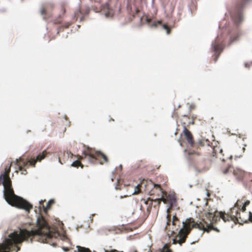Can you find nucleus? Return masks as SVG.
I'll return each instance as SVG.
<instances>
[{"label": "nucleus", "mask_w": 252, "mask_h": 252, "mask_svg": "<svg viewBox=\"0 0 252 252\" xmlns=\"http://www.w3.org/2000/svg\"><path fill=\"white\" fill-rule=\"evenodd\" d=\"M229 167H230V166L223 171V173L224 174H226L229 172Z\"/></svg>", "instance_id": "obj_28"}, {"label": "nucleus", "mask_w": 252, "mask_h": 252, "mask_svg": "<svg viewBox=\"0 0 252 252\" xmlns=\"http://www.w3.org/2000/svg\"><path fill=\"white\" fill-rule=\"evenodd\" d=\"M22 232L14 231L8 237L4 236V240L0 244V252H9L13 246L21 243L25 238Z\"/></svg>", "instance_id": "obj_5"}, {"label": "nucleus", "mask_w": 252, "mask_h": 252, "mask_svg": "<svg viewBox=\"0 0 252 252\" xmlns=\"http://www.w3.org/2000/svg\"><path fill=\"white\" fill-rule=\"evenodd\" d=\"M162 199V196H161V197L160 198H157V199H156L155 200L151 199L150 197H148V199L146 201H145V202H144L145 204L147 205L148 203V201L149 200L151 201V202L150 203V207L148 208V209H147L148 211H150V209L151 208L152 205V202L153 201H156L157 200H161Z\"/></svg>", "instance_id": "obj_12"}, {"label": "nucleus", "mask_w": 252, "mask_h": 252, "mask_svg": "<svg viewBox=\"0 0 252 252\" xmlns=\"http://www.w3.org/2000/svg\"><path fill=\"white\" fill-rule=\"evenodd\" d=\"M83 20H84V17H81L80 20V21H83Z\"/></svg>", "instance_id": "obj_37"}, {"label": "nucleus", "mask_w": 252, "mask_h": 252, "mask_svg": "<svg viewBox=\"0 0 252 252\" xmlns=\"http://www.w3.org/2000/svg\"><path fill=\"white\" fill-rule=\"evenodd\" d=\"M63 250L64 252H67V251H68L69 249H68V248L64 247V248H63Z\"/></svg>", "instance_id": "obj_33"}, {"label": "nucleus", "mask_w": 252, "mask_h": 252, "mask_svg": "<svg viewBox=\"0 0 252 252\" xmlns=\"http://www.w3.org/2000/svg\"><path fill=\"white\" fill-rule=\"evenodd\" d=\"M5 172H6V168H5Z\"/></svg>", "instance_id": "obj_46"}, {"label": "nucleus", "mask_w": 252, "mask_h": 252, "mask_svg": "<svg viewBox=\"0 0 252 252\" xmlns=\"http://www.w3.org/2000/svg\"><path fill=\"white\" fill-rule=\"evenodd\" d=\"M161 25L163 29L165 30L166 32V34H169L170 32V29L168 28V26L166 24H162L161 21H158L157 22L154 23L151 27H156L158 25Z\"/></svg>", "instance_id": "obj_10"}, {"label": "nucleus", "mask_w": 252, "mask_h": 252, "mask_svg": "<svg viewBox=\"0 0 252 252\" xmlns=\"http://www.w3.org/2000/svg\"><path fill=\"white\" fill-rule=\"evenodd\" d=\"M87 148L88 150V152H87L86 151L82 152V154L84 155L85 157L88 156L90 159H96L97 157H102L105 162H108L107 157L101 152V151L94 150V153H93L92 148H90L89 146H87Z\"/></svg>", "instance_id": "obj_7"}, {"label": "nucleus", "mask_w": 252, "mask_h": 252, "mask_svg": "<svg viewBox=\"0 0 252 252\" xmlns=\"http://www.w3.org/2000/svg\"><path fill=\"white\" fill-rule=\"evenodd\" d=\"M5 173L0 175V185L4 187L3 196L8 204L29 212L32 205L23 198L16 195L12 187L11 181L8 178L5 183Z\"/></svg>", "instance_id": "obj_2"}, {"label": "nucleus", "mask_w": 252, "mask_h": 252, "mask_svg": "<svg viewBox=\"0 0 252 252\" xmlns=\"http://www.w3.org/2000/svg\"><path fill=\"white\" fill-rule=\"evenodd\" d=\"M176 198L174 196H170L169 199V204L170 207H172L176 203Z\"/></svg>", "instance_id": "obj_15"}, {"label": "nucleus", "mask_w": 252, "mask_h": 252, "mask_svg": "<svg viewBox=\"0 0 252 252\" xmlns=\"http://www.w3.org/2000/svg\"><path fill=\"white\" fill-rule=\"evenodd\" d=\"M154 188H159L160 187V185H158V184H154Z\"/></svg>", "instance_id": "obj_32"}, {"label": "nucleus", "mask_w": 252, "mask_h": 252, "mask_svg": "<svg viewBox=\"0 0 252 252\" xmlns=\"http://www.w3.org/2000/svg\"><path fill=\"white\" fill-rule=\"evenodd\" d=\"M245 66L246 67H249V66H250V65H249V63H245Z\"/></svg>", "instance_id": "obj_34"}, {"label": "nucleus", "mask_w": 252, "mask_h": 252, "mask_svg": "<svg viewBox=\"0 0 252 252\" xmlns=\"http://www.w3.org/2000/svg\"><path fill=\"white\" fill-rule=\"evenodd\" d=\"M183 133L188 142L191 147L194 145V141L193 140V136L190 132L186 127H184Z\"/></svg>", "instance_id": "obj_9"}, {"label": "nucleus", "mask_w": 252, "mask_h": 252, "mask_svg": "<svg viewBox=\"0 0 252 252\" xmlns=\"http://www.w3.org/2000/svg\"><path fill=\"white\" fill-rule=\"evenodd\" d=\"M194 169L196 171H197V168L196 167H194Z\"/></svg>", "instance_id": "obj_42"}, {"label": "nucleus", "mask_w": 252, "mask_h": 252, "mask_svg": "<svg viewBox=\"0 0 252 252\" xmlns=\"http://www.w3.org/2000/svg\"><path fill=\"white\" fill-rule=\"evenodd\" d=\"M194 242H191L190 244H194Z\"/></svg>", "instance_id": "obj_45"}, {"label": "nucleus", "mask_w": 252, "mask_h": 252, "mask_svg": "<svg viewBox=\"0 0 252 252\" xmlns=\"http://www.w3.org/2000/svg\"><path fill=\"white\" fill-rule=\"evenodd\" d=\"M54 203V200L53 199H51L50 200L48 203H47V206H46V209H49L50 208V205L51 204Z\"/></svg>", "instance_id": "obj_22"}, {"label": "nucleus", "mask_w": 252, "mask_h": 252, "mask_svg": "<svg viewBox=\"0 0 252 252\" xmlns=\"http://www.w3.org/2000/svg\"><path fill=\"white\" fill-rule=\"evenodd\" d=\"M194 107H195V106H194V104H191V105H190V106H189V113H190V112L191 111V110L192 109H193L194 108Z\"/></svg>", "instance_id": "obj_27"}, {"label": "nucleus", "mask_w": 252, "mask_h": 252, "mask_svg": "<svg viewBox=\"0 0 252 252\" xmlns=\"http://www.w3.org/2000/svg\"><path fill=\"white\" fill-rule=\"evenodd\" d=\"M174 233V231L172 230V232H171V234H173Z\"/></svg>", "instance_id": "obj_40"}, {"label": "nucleus", "mask_w": 252, "mask_h": 252, "mask_svg": "<svg viewBox=\"0 0 252 252\" xmlns=\"http://www.w3.org/2000/svg\"><path fill=\"white\" fill-rule=\"evenodd\" d=\"M43 19H45V17H43Z\"/></svg>", "instance_id": "obj_49"}, {"label": "nucleus", "mask_w": 252, "mask_h": 252, "mask_svg": "<svg viewBox=\"0 0 252 252\" xmlns=\"http://www.w3.org/2000/svg\"><path fill=\"white\" fill-rule=\"evenodd\" d=\"M23 0H21V2H23Z\"/></svg>", "instance_id": "obj_50"}, {"label": "nucleus", "mask_w": 252, "mask_h": 252, "mask_svg": "<svg viewBox=\"0 0 252 252\" xmlns=\"http://www.w3.org/2000/svg\"><path fill=\"white\" fill-rule=\"evenodd\" d=\"M191 124H194V122L193 121L191 122Z\"/></svg>", "instance_id": "obj_41"}, {"label": "nucleus", "mask_w": 252, "mask_h": 252, "mask_svg": "<svg viewBox=\"0 0 252 252\" xmlns=\"http://www.w3.org/2000/svg\"><path fill=\"white\" fill-rule=\"evenodd\" d=\"M120 170H121L122 168V166L121 164L120 165Z\"/></svg>", "instance_id": "obj_39"}, {"label": "nucleus", "mask_w": 252, "mask_h": 252, "mask_svg": "<svg viewBox=\"0 0 252 252\" xmlns=\"http://www.w3.org/2000/svg\"><path fill=\"white\" fill-rule=\"evenodd\" d=\"M15 161L17 164L19 162H21L24 166L31 165L33 167H35L36 161H38L36 158L35 159L34 158H31L25 160L21 158L19 159H16Z\"/></svg>", "instance_id": "obj_8"}, {"label": "nucleus", "mask_w": 252, "mask_h": 252, "mask_svg": "<svg viewBox=\"0 0 252 252\" xmlns=\"http://www.w3.org/2000/svg\"><path fill=\"white\" fill-rule=\"evenodd\" d=\"M74 252H76L75 251Z\"/></svg>", "instance_id": "obj_52"}, {"label": "nucleus", "mask_w": 252, "mask_h": 252, "mask_svg": "<svg viewBox=\"0 0 252 252\" xmlns=\"http://www.w3.org/2000/svg\"><path fill=\"white\" fill-rule=\"evenodd\" d=\"M249 0H237L235 7L230 12V17L233 22V27H227L225 26L223 33L220 35H218L212 41L211 47L216 55L215 62L223 50L222 43L225 40H228V45L229 46L239 39L240 35L239 24L243 21L242 10L245 4Z\"/></svg>", "instance_id": "obj_1"}, {"label": "nucleus", "mask_w": 252, "mask_h": 252, "mask_svg": "<svg viewBox=\"0 0 252 252\" xmlns=\"http://www.w3.org/2000/svg\"><path fill=\"white\" fill-rule=\"evenodd\" d=\"M233 173H234V175L236 176L237 180H238L239 181H241L242 180L244 175V173L243 171H240V174H238L237 173V171H236L235 170H234Z\"/></svg>", "instance_id": "obj_13"}, {"label": "nucleus", "mask_w": 252, "mask_h": 252, "mask_svg": "<svg viewBox=\"0 0 252 252\" xmlns=\"http://www.w3.org/2000/svg\"><path fill=\"white\" fill-rule=\"evenodd\" d=\"M179 220L178 218L175 216H173V220L172 221V224L173 225H175V221Z\"/></svg>", "instance_id": "obj_21"}, {"label": "nucleus", "mask_w": 252, "mask_h": 252, "mask_svg": "<svg viewBox=\"0 0 252 252\" xmlns=\"http://www.w3.org/2000/svg\"><path fill=\"white\" fill-rule=\"evenodd\" d=\"M169 208H167V210H166V212L167 213V216H166V218L167 219V223H167V225H169L170 221V220L169 219V212H169Z\"/></svg>", "instance_id": "obj_20"}, {"label": "nucleus", "mask_w": 252, "mask_h": 252, "mask_svg": "<svg viewBox=\"0 0 252 252\" xmlns=\"http://www.w3.org/2000/svg\"><path fill=\"white\" fill-rule=\"evenodd\" d=\"M18 166L19 170L22 171V174L26 175L27 174L26 170L24 169V167H25L26 166H24L23 164L21 162L19 164H18Z\"/></svg>", "instance_id": "obj_16"}, {"label": "nucleus", "mask_w": 252, "mask_h": 252, "mask_svg": "<svg viewBox=\"0 0 252 252\" xmlns=\"http://www.w3.org/2000/svg\"><path fill=\"white\" fill-rule=\"evenodd\" d=\"M111 181H113V178H111Z\"/></svg>", "instance_id": "obj_47"}, {"label": "nucleus", "mask_w": 252, "mask_h": 252, "mask_svg": "<svg viewBox=\"0 0 252 252\" xmlns=\"http://www.w3.org/2000/svg\"><path fill=\"white\" fill-rule=\"evenodd\" d=\"M39 202L40 205H42L43 202V201L41 200L39 201Z\"/></svg>", "instance_id": "obj_35"}, {"label": "nucleus", "mask_w": 252, "mask_h": 252, "mask_svg": "<svg viewBox=\"0 0 252 252\" xmlns=\"http://www.w3.org/2000/svg\"><path fill=\"white\" fill-rule=\"evenodd\" d=\"M36 223L38 226L36 231L38 240L42 243H47L54 247L56 246V243L53 242L51 244L50 242L54 234L51 230L46 220L41 214H39L37 217Z\"/></svg>", "instance_id": "obj_4"}, {"label": "nucleus", "mask_w": 252, "mask_h": 252, "mask_svg": "<svg viewBox=\"0 0 252 252\" xmlns=\"http://www.w3.org/2000/svg\"><path fill=\"white\" fill-rule=\"evenodd\" d=\"M245 210H244V205H243V207H242V211L243 212H244Z\"/></svg>", "instance_id": "obj_38"}, {"label": "nucleus", "mask_w": 252, "mask_h": 252, "mask_svg": "<svg viewBox=\"0 0 252 252\" xmlns=\"http://www.w3.org/2000/svg\"><path fill=\"white\" fill-rule=\"evenodd\" d=\"M161 252H172L171 250L168 248L167 245L166 244L162 248Z\"/></svg>", "instance_id": "obj_18"}, {"label": "nucleus", "mask_w": 252, "mask_h": 252, "mask_svg": "<svg viewBox=\"0 0 252 252\" xmlns=\"http://www.w3.org/2000/svg\"><path fill=\"white\" fill-rule=\"evenodd\" d=\"M58 161H59V163H60L61 164H62V162H61V159H60V158H58Z\"/></svg>", "instance_id": "obj_36"}, {"label": "nucleus", "mask_w": 252, "mask_h": 252, "mask_svg": "<svg viewBox=\"0 0 252 252\" xmlns=\"http://www.w3.org/2000/svg\"><path fill=\"white\" fill-rule=\"evenodd\" d=\"M19 249H20L19 248H18V249H17V251H16V252H17V251H18V250H19Z\"/></svg>", "instance_id": "obj_43"}, {"label": "nucleus", "mask_w": 252, "mask_h": 252, "mask_svg": "<svg viewBox=\"0 0 252 252\" xmlns=\"http://www.w3.org/2000/svg\"><path fill=\"white\" fill-rule=\"evenodd\" d=\"M163 201L164 203H165V201L163 200V198L161 200H157L156 201H158V203H156V205H159L160 203V201Z\"/></svg>", "instance_id": "obj_31"}, {"label": "nucleus", "mask_w": 252, "mask_h": 252, "mask_svg": "<svg viewBox=\"0 0 252 252\" xmlns=\"http://www.w3.org/2000/svg\"><path fill=\"white\" fill-rule=\"evenodd\" d=\"M81 13V11H80V10H79L78 11H77L75 12L74 13V16H75V17L77 16L79 13Z\"/></svg>", "instance_id": "obj_29"}, {"label": "nucleus", "mask_w": 252, "mask_h": 252, "mask_svg": "<svg viewBox=\"0 0 252 252\" xmlns=\"http://www.w3.org/2000/svg\"><path fill=\"white\" fill-rule=\"evenodd\" d=\"M105 16L106 18H109L110 17V14L109 12H106L105 13Z\"/></svg>", "instance_id": "obj_30"}, {"label": "nucleus", "mask_w": 252, "mask_h": 252, "mask_svg": "<svg viewBox=\"0 0 252 252\" xmlns=\"http://www.w3.org/2000/svg\"><path fill=\"white\" fill-rule=\"evenodd\" d=\"M40 14L42 15H46L47 14L46 10L44 8H42L40 10Z\"/></svg>", "instance_id": "obj_24"}, {"label": "nucleus", "mask_w": 252, "mask_h": 252, "mask_svg": "<svg viewBox=\"0 0 252 252\" xmlns=\"http://www.w3.org/2000/svg\"><path fill=\"white\" fill-rule=\"evenodd\" d=\"M232 158V156H231L230 157V158Z\"/></svg>", "instance_id": "obj_44"}, {"label": "nucleus", "mask_w": 252, "mask_h": 252, "mask_svg": "<svg viewBox=\"0 0 252 252\" xmlns=\"http://www.w3.org/2000/svg\"><path fill=\"white\" fill-rule=\"evenodd\" d=\"M141 184H138L135 186V190L134 192L132 193V194H137L140 192V190L139 189V186H140Z\"/></svg>", "instance_id": "obj_19"}, {"label": "nucleus", "mask_w": 252, "mask_h": 252, "mask_svg": "<svg viewBox=\"0 0 252 252\" xmlns=\"http://www.w3.org/2000/svg\"><path fill=\"white\" fill-rule=\"evenodd\" d=\"M189 11L191 12V10L190 8H189Z\"/></svg>", "instance_id": "obj_48"}, {"label": "nucleus", "mask_w": 252, "mask_h": 252, "mask_svg": "<svg viewBox=\"0 0 252 252\" xmlns=\"http://www.w3.org/2000/svg\"><path fill=\"white\" fill-rule=\"evenodd\" d=\"M232 215L229 216L228 215L223 214L221 215V218L224 220V221H229L230 220H233L235 223H239L240 224H242V223L239 222L238 218L241 220V221L243 222H248V221H250L252 222V213L251 212H249V217L248 220H245L242 218V216L240 215V213H238L237 210H235V209H233L232 211Z\"/></svg>", "instance_id": "obj_6"}, {"label": "nucleus", "mask_w": 252, "mask_h": 252, "mask_svg": "<svg viewBox=\"0 0 252 252\" xmlns=\"http://www.w3.org/2000/svg\"><path fill=\"white\" fill-rule=\"evenodd\" d=\"M197 144L198 145V146H203L204 145L203 142L201 140H198Z\"/></svg>", "instance_id": "obj_26"}, {"label": "nucleus", "mask_w": 252, "mask_h": 252, "mask_svg": "<svg viewBox=\"0 0 252 252\" xmlns=\"http://www.w3.org/2000/svg\"><path fill=\"white\" fill-rule=\"evenodd\" d=\"M174 7L175 5L172 3L170 4V11L172 13L174 10Z\"/></svg>", "instance_id": "obj_23"}, {"label": "nucleus", "mask_w": 252, "mask_h": 252, "mask_svg": "<svg viewBox=\"0 0 252 252\" xmlns=\"http://www.w3.org/2000/svg\"><path fill=\"white\" fill-rule=\"evenodd\" d=\"M251 64H252V61L251 62Z\"/></svg>", "instance_id": "obj_51"}, {"label": "nucleus", "mask_w": 252, "mask_h": 252, "mask_svg": "<svg viewBox=\"0 0 252 252\" xmlns=\"http://www.w3.org/2000/svg\"><path fill=\"white\" fill-rule=\"evenodd\" d=\"M204 224L194 222L192 218H189L187 219L185 221H182V227L180 229L176 238L173 239V244H176L178 243L180 246L185 242L188 234L192 228H198L200 230H203L200 234V236L203 234L204 231L209 232L211 230H214L218 232L220 230L217 227H214L211 222L208 223L205 222Z\"/></svg>", "instance_id": "obj_3"}, {"label": "nucleus", "mask_w": 252, "mask_h": 252, "mask_svg": "<svg viewBox=\"0 0 252 252\" xmlns=\"http://www.w3.org/2000/svg\"><path fill=\"white\" fill-rule=\"evenodd\" d=\"M250 204V201L247 200L244 204V209L246 210V207Z\"/></svg>", "instance_id": "obj_25"}, {"label": "nucleus", "mask_w": 252, "mask_h": 252, "mask_svg": "<svg viewBox=\"0 0 252 252\" xmlns=\"http://www.w3.org/2000/svg\"><path fill=\"white\" fill-rule=\"evenodd\" d=\"M48 153L46 151V150H44L41 153L39 154L37 156L36 158V160L38 161H41L45 158L46 155Z\"/></svg>", "instance_id": "obj_11"}, {"label": "nucleus", "mask_w": 252, "mask_h": 252, "mask_svg": "<svg viewBox=\"0 0 252 252\" xmlns=\"http://www.w3.org/2000/svg\"><path fill=\"white\" fill-rule=\"evenodd\" d=\"M76 248L78 252H92L91 251L87 248L77 246ZM94 252H95L94 251Z\"/></svg>", "instance_id": "obj_14"}, {"label": "nucleus", "mask_w": 252, "mask_h": 252, "mask_svg": "<svg viewBox=\"0 0 252 252\" xmlns=\"http://www.w3.org/2000/svg\"><path fill=\"white\" fill-rule=\"evenodd\" d=\"M71 165L73 167H78L79 165L81 166V168H83V165L81 164V163L79 162V160H76L75 161H73Z\"/></svg>", "instance_id": "obj_17"}]
</instances>
